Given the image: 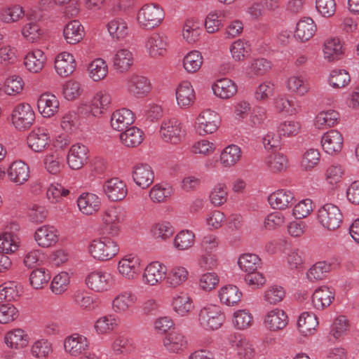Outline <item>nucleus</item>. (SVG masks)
Here are the masks:
<instances>
[{
    "label": "nucleus",
    "mask_w": 359,
    "mask_h": 359,
    "mask_svg": "<svg viewBox=\"0 0 359 359\" xmlns=\"http://www.w3.org/2000/svg\"><path fill=\"white\" fill-rule=\"evenodd\" d=\"M339 114L335 110H327L319 112L315 119L314 124L318 129L331 128L338 123Z\"/></svg>",
    "instance_id": "4c0bfd02"
},
{
    "label": "nucleus",
    "mask_w": 359,
    "mask_h": 359,
    "mask_svg": "<svg viewBox=\"0 0 359 359\" xmlns=\"http://www.w3.org/2000/svg\"><path fill=\"white\" fill-rule=\"evenodd\" d=\"M46 62V56L39 49L29 52L25 57L24 65L27 69L32 73H38L42 70Z\"/></svg>",
    "instance_id": "c756f323"
},
{
    "label": "nucleus",
    "mask_w": 359,
    "mask_h": 359,
    "mask_svg": "<svg viewBox=\"0 0 359 359\" xmlns=\"http://www.w3.org/2000/svg\"><path fill=\"white\" fill-rule=\"evenodd\" d=\"M6 344L12 348H22L29 343V337L21 329L8 332L5 336Z\"/></svg>",
    "instance_id": "a19ab883"
},
{
    "label": "nucleus",
    "mask_w": 359,
    "mask_h": 359,
    "mask_svg": "<svg viewBox=\"0 0 359 359\" xmlns=\"http://www.w3.org/2000/svg\"><path fill=\"white\" fill-rule=\"evenodd\" d=\"M76 63L74 56L67 52L57 55L55 60V69L62 77H67L75 70Z\"/></svg>",
    "instance_id": "5701e85b"
},
{
    "label": "nucleus",
    "mask_w": 359,
    "mask_h": 359,
    "mask_svg": "<svg viewBox=\"0 0 359 359\" xmlns=\"http://www.w3.org/2000/svg\"><path fill=\"white\" fill-rule=\"evenodd\" d=\"M247 339L239 333H233L229 335L226 342V356L229 358H235L236 351L244 344Z\"/></svg>",
    "instance_id": "603ef678"
},
{
    "label": "nucleus",
    "mask_w": 359,
    "mask_h": 359,
    "mask_svg": "<svg viewBox=\"0 0 359 359\" xmlns=\"http://www.w3.org/2000/svg\"><path fill=\"white\" fill-rule=\"evenodd\" d=\"M343 215L339 207L327 203L320 207L317 212L318 222L328 230H335L340 226Z\"/></svg>",
    "instance_id": "f03ea898"
},
{
    "label": "nucleus",
    "mask_w": 359,
    "mask_h": 359,
    "mask_svg": "<svg viewBox=\"0 0 359 359\" xmlns=\"http://www.w3.org/2000/svg\"><path fill=\"white\" fill-rule=\"evenodd\" d=\"M133 57L132 53L128 49H121L116 52L113 59V65L119 72L128 71L132 66Z\"/></svg>",
    "instance_id": "79ce46f5"
},
{
    "label": "nucleus",
    "mask_w": 359,
    "mask_h": 359,
    "mask_svg": "<svg viewBox=\"0 0 359 359\" xmlns=\"http://www.w3.org/2000/svg\"><path fill=\"white\" fill-rule=\"evenodd\" d=\"M323 57L328 62L339 60L344 54L343 45L338 37L326 39L323 44Z\"/></svg>",
    "instance_id": "a211bd4d"
},
{
    "label": "nucleus",
    "mask_w": 359,
    "mask_h": 359,
    "mask_svg": "<svg viewBox=\"0 0 359 359\" xmlns=\"http://www.w3.org/2000/svg\"><path fill=\"white\" fill-rule=\"evenodd\" d=\"M140 269L138 259L135 257H124L119 261L118 270L120 274L128 279H133Z\"/></svg>",
    "instance_id": "e433bc0d"
},
{
    "label": "nucleus",
    "mask_w": 359,
    "mask_h": 359,
    "mask_svg": "<svg viewBox=\"0 0 359 359\" xmlns=\"http://www.w3.org/2000/svg\"><path fill=\"white\" fill-rule=\"evenodd\" d=\"M166 266L158 262L149 264L144 269L143 278L146 283L155 285L165 278Z\"/></svg>",
    "instance_id": "bb28decb"
},
{
    "label": "nucleus",
    "mask_w": 359,
    "mask_h": 359,
    "mask_svg": "<svg viewBox=\"0 0 359 359\" xmlns=\"http://www.w3.org/2000/svg\"><path fill=\"white\" fill-rule=\"evenodd\" d=\"M107 29L114 39H121L125 38L128 32L126 22L121 18H116L107 24Z\"/></svg>",
    "instance_id": "864d4df0"
},
{
    "label": "nucleus",
    "mask_w": 359,
    "mask_h": 359,
    "mask_svg": "<svg viewBox=\"0 0 359 359\" xmlns=\"http://www.w3.org/2000/svg\"><path fill=\"white\" fill-rule=\"evenodd\" d=\"M196 128L200 135L211 134L215 132L220 123V118L216 112L210 109L202 111L197 117Z\"/></svg>",
    "instance_id": "0eeeda50"
},
{
    "label": "nucleus",
    "mask_w": 359,
    "mask_h": 359,
    "mask_svg": "<svg viewBox=\"0 0 359 359\" xmlns=\"http://www.w3.org/2000/svg\"><path fill=\"white\" fill-rule=\"evenodd\" d=\"M143 132L135 126L124 130L120 134L121 142L127 147H135L143 141Z\"/></svg>",
    "instance_id": "58836bf2"
},
{
    "label": "nucleus",
    "mask_w": 359,
    "mask_h": 359,
    "mask_svg": "<svg viewBox=\"0 0 359 359\" xmlns=\"http://www.w3.org/2000/svg\"><path fill=\"white\" fill-rule=\"evenodd\" d=\"M285 290L279 285H269L263 292L262 298L267 305H277L285 297Z\"/></svg>",
    "instance_id": "ea45409f"
},
{
    "label": "nucleus",
    "mask_w": 359,
    "mask_h": 359,
    "mask_svg": "<svg viewBox=\"0 0 359 359\" xmlns=\"http://www.w3.org/2000/svg\"><path fill=\"white\" fill-rule=\"evenodd\" d=\"M177 104L182 109L191 106L196 100V95L191 83L184 81L179 84L176 89Z\"/></svg>",
    "instance_id": "412c9836"
},
{
    "label": "nucleus",
    "mask_w": 359,
    "mask_h": 359,
    "mask_svg": "<svg viewBox=\"0 0 359 359\" xmlns=\"http://www.w3.org/2000/svg\"><path fill=\"white\" fill-rule=\"evenodd\" d=\"M194 239L195 236L191 231H182L175 237L173 244L177 250H184L194 245Z\"/></svg>",
    "instance_id": "13d9d810"
},
{
    "label": "nucleus",
    "mask_w": 359,
    "mask_h": 359,
    "mask_svg": "<svg viewBox=\"0 0 359 359\" xmlns=\"http://www.w3.org/2000/svg\"><path fill=\"white\" fill-rule=\"evenodd\" d=\"M201 326L206 330H217L223 325L224 316L222 310L216 305H210L202 309L198 318Z\"/></svg>",
    "instance_id": "39448f33"
},
{
    "label": "nucleus",
    "mask_w": 359,
    "mask_h": 359,
    "mask_svg": "<svg viewBox=\"0 0 359 359\" xmlns=\"http://www.w3.org/2000/svg\"><path fill=\"white\" fill-rule=\"evenodd\" d=\"M317 30L313 20L309 17L303 18L297 24L294 36L302 42L310 40Z\"/></svg>",
    "instance_id": "c85d7f7f"
},
{
    "label": "nucleus",
    "mask_w": 359,
    "mask_h": 359,
    "mask_svg": "<svg viewBox=\"0 0 359 359\" xmlns=\"http://www.w3.org/2000/svg\"><path fill=\"white\" fill-rule=\"evenodd\" d=\"M188 278V271L184 267L173 268L166 278V283L170 287H175L180 285Z\"/></svg>",
    "instance_id": "052dcab7"
},
{
    "label": "nucleus",
    "mask_w": 359,
    "mask_h": 359,
    "mask_svg": "<svg viewBox=\"0 0 359 359\" xmlns=\"http://www.w3.org/2000/svg\"><path fill=\"white\" fill-rule=\"evenodd\" d=\"M331 271V264L325 262H318L308 271L306 276L309 280L314 282L325 279Z\"/></svg>",
    "instance_id": "c03bdc74"
},
{
    "label": "nucleus",
    "mask_w": 359,
    "mask_h": 359,
    "mask_svg": "<svg viewBox=\"0 0 359 359\" xmlns=\"http://www.w3.org/2000/svg\"><path fill=\"white\" fill-rule=\"evenodd\" d=\"M274 84L271 81H264L255 90V97L258 101H267L274 93Z\"/></svg>",
    "instance_id": "774afa93"
},
{
    "label": "nucleus",
    "mask_w": 359,
    "mask_h": 359,
    "mask_svg": "<svg viewBox=\"0 0 359 359\" xmlns=\"http://www.w3.org/2000/svg\"><path fill=\"white\" fill-rule=\"evenodd\" d=\"M163 344L169 351L178 353L184 351L187 346V341L181 333L172 331L163 339Z\"/></svg>",
    "instance_id": "c9c22d12"
},
{
    "label": "nucleus",
    "mask_w": 359,
    "mask_h": 359,
    "mask_svg": "<svg viewBox=\"0 0 359 359\" xmlns=\"http://www.w3.org/2000/svg\"><path fill=\"white\" fill-rule=\"evenodd\" d=\"M18 248L16 236L11 233H4L0 236V252L3 254L14 252Z\"/></svg>",
    "instance_id": "69168bd1"
},
{
    "label": "nucleus",
    "mask_w": 359,
    "mask_h": 359,
    "mask_svg": "<svg viewBox=\"0 0 359 359\" xmlns=\"http://www.w3.org/2000/svg\"><path fill=\"white\" fill-rule=\"evenodd\" d=\"M285 87L289 92L299 97H304L311 91L309 80L299 74L288 76L285 81Z\"/></svg>",
    "instance_id": "2eb2a0df"
},
{
    "label": "nucleus",
    "mask_w": 359,
    "mask_h": 359,
    "mask_svg": "<svg viewBox=\"0 0 359 359\" xmlns=\"http://www.w3.org/2000/svg\"><path fill=\"white\" fill-rule=\"evenodd\" d=\"M163 9L158 4H149L144 5L139 11L137 20L145 29L158 27L164 19Z\"/></svg>",
    "instance_id": "7ed1b4c3"
},
{
    "label": "nucleus",
    "mask_w": 359,
    "mask_h": 359,
    "mask_svg": "<svg viewBox=\"0 0 359 359\" xmlns=\"http://www.w3.org/2000/svg\"><path fill=\"white\" fill-rule=\"evenodd\" d=\"M29 172L28 165L22 161L13 162L7 170L10 180L18 185L23 184L29 180Z\"/></svg>",
    "instance_id": "4be33fe9"
},
{
    "label": "nucleus",
    "mask_w": 359,
    "mask_h": 359,
    "mask_svg": "<svg viewBox=\"0 0 359 359\" xmlns=\"http://www.w3.org/2000/svg\"><path fill=\"white\" fill-rule=\"evenodd\" d=\"M133 178L137 185L146 189L152 184L154 173L148 164L140 163L133 168Z\"/></svg>",
    "instance_id": "aec40b11"
},
{
    "label": "nucleus",
    "mask_w": 359,
    "mask_h": 359,
    "mask_svg": "<svg viewBox=\"0 0 359 359\" xmlns=\"http://www.w3.org/2000/svg\"><path fill=\"white\" fill-rule=\"evenodd\" d=\"M172 306L178 314L184 316L193 308L192 301L187 294H181L173 299Z\"/></svg>",
    "instance_id": "e2e57ef3"
},
{
    "label": "nucleus",
    "mask_w": 359,
    "mask_h": 359,
    "mask_svg": "<svg viewBox=\"0 0 359 359\" xmlns=\"http://www.w3.org/2000/svg\"><path fill=\"white\" fill-rule=\"evenodd\" d=\"M86 281L90 289L102 292L111 288L113 285V277L108 272L97 271L90 273Z\"/></svg>",
    "instance_id": "1a4fd4ad"
},
{
    "label": "nucleus",
    "mask_w": 359,
    "mask_h": 359,
    "mask_svg": "<svg viewBox=\"0 0 359 359\" xmlns=\"http://www.w3.org/2000/svg\"><path fill=\"white\" fill-rule=\"evenodd\" d=\"M160 133L165 142L174 144L180 143L184 136L182 124L175 118L163 121L161 124Z\"/></svg>",
    "instance_id": "423d86ee"
},
{
    "label": "nucleus",
    "mask_w": 359,
    "mask_h": 359,
    "mask_svg": "<svg viewBox=\"0 0 359 359\" xmlns=\"http://www.w3.org/2000/svg\"><path fill=\"white\" fill-rule=\"evenodd\" d=\"M99 197L91 193L82 194L77 200L79 210L85 215H93L97 212L100 206Z\"/></svg>",
    "instance_id": "7c9ffc66"
},
{
    "label": "nucleus",
    "mask_w": 359,
    "mask_h": 359,
    "mask_svg": "<svg viewBox=\"0 0 359 359\" xmlns=\"http://www.w3.org/2000/svg\"><path fill=\"white\" fill-rule=\"evenodd\" d=\"M151 236L157 240L165 241L174 233V228L168 222L154 224L150 230Z\"/></svg>",
    "instance_id": "8fccbe9b"
},
{
    "label": "nucleus",
    "mask_w": 359,
    "mask_h": 359,
    "mask_svg": "<svg viewBox=\"0 0 359 359\" xmlns=\"http://www.w3.org/2000/svg\"><path fill=\"white\" fill-rule=\"evenodd\" d=\"M87 338L78 333L72 334L67 337L64 341L65 349L72 355H79L85 351L88 347Z\"/></svg>",
    "instance_id": "a878e982"
},
{
    "label": "nucleus",
    "mask_w": 359,
    "mask_h": 359,
    "mask_svg": "<svg viewBox=\"0 0 359 359\" xmlns=\"http://www.w3.org/2000/svg\"><path fill=\"white\" fill-rule=\"evenodd\" d=\"M313 210V201L311 199H304L297 203L292 210V215L297 219H302L309 216Z\"/></svg>",
    "instance_id": "338daca9"
},
{
    "label": "nucleus",
    "mask_w": 359,
    "mask_h": 359,
    "mask_svg": "<svg viewBox=\"0 0 359 359\" xmlns=\"http://www.w3.org/2000/svg\"><path fill=\"white\" fill-rule=\"evenodd\" d=\"M63 36L67 43H78L85 36L84 27L79 20H72L65 27Z\"/></svg>",
    "instance_id": "2f4dec72"
},
{
    "label": "nucleus",
    "mask_w": 359,
    "mask_h": 359,
    "mask_svg": "<svg viewBox=\"0 0 359 359\" xmlns=\"http://www.w3.org/2000/svg\"><path fill=\"white\" fill-rule=\"evenodd\" d=\"M50 138L48 130L40 127L34 128L27 136V144L35 152L43 151L49 145Z\"/></svg>",
    "instance_id": "9b49d317"
},
{
    "label": "nucleus",
    "mask_w": 359,
    "mask_h": 359,
    "mask_svg": "<svg viewBox=\"0 0 359 359\" xmlns=\"http://www.w3.org/2000/svg\"><path fill=\"white\" fill-rule=\"evenodd\" d=\"M90 77L95 81H99L104 79L108 73V66L102 58L94 60L88 66Z\"/></svg>",
    "instance_id": "de8ad7c7"
},
{
    "label": "nucleus",
    "mask_w": 359,
    "mask_h": 359,
    "mask_svg": "<svg viewBox=\"0 0 359 359\" xmlns=\"http://www.w3.org/2000/svg\"><path fill=\"white\" fill-rule=\"evenodd\" d=\"M103 190L108 198L112 201L123 200L127 195L126 184L118 178H111L104 182Z\"/></svg>",
    "instance_id": "f3484780"
},
{
    "label": "nucleus",
    "mask_w": 359,
    "mask_h": 359,
    "mask_svg": "<svg viewBox=\"0 0 359 359\" xmlns=\"http://www.w3.org/2000/svg\"><path fill=\"white\" fill-rule=\"evenodd\" d=\"M88 149L86 146L77 143L73 144L67 155V163L73 170L81 168L88 158Z\"/></svg>",
    "instance_id": "dca6fc26"
},
{
    "label": "nucleus",
    "mask_w": 359,
    "mask_h": 359,
    "mask_svg": "<svg viewBox=\"0 0 359 359\" xmlns=\"http://www.w3.org/2000/svg\"><path fill=\"white\" fill-rule=\"evenodd\" d=\"M24 87L22 79L17 75L7 78L4 82V90L10 95H15L20 93Z\"/></svg>",
    "instance_id": "680f3d73"
},
{
    "label": "nucleus",
    "mask_w": 359,
    "mask_h": 359,
    "mask_svg": "<svg viewBox=\"0 0 359 359\" xmlns=\"http://www.w3.org/2000/svg\"><path fill=\"white\" fill-rule=\"evenodd\" d=\"M126 90L128 93L136 97L146 95L151 90V84L149 79L143 76L133 74L126 80Z\"/></svg>",
    "instance_id": "9d476101"
},
{
    "label": "nucleus",
    "mask_w": 359,
    "mask_h": 359,
    "mask_svg": "<svg viewBox=\"0 0 359 359\" xmlns=\"http://www.w3.org/2000/svg\"><path fill=\"white\" fill-rule=\"evenodd\" d=\"M267 168L273 173H279L285 171L288 166L287 157L279 153L269 155L265 160Z\"/></svg>",
    "instance_id": "37998d69"
},
{
    "label": "nucleus",
    "mask_w": 359,
    "mask_h": 359,
    "mask_svg": "<svg viewBox=\"0 0 359 359\" xmlns=\"http://www.w3.org/2000/svg\"><path fill=\"white\" fill-rule=\"evenodd\" d=\"M59 105L57 98L50 93L42 94L37 102L39 112L43 117L46 118L54 116L58 111Z\"/></svg>",
    "instance_id": "393cba45"
},
{
    "label": "nucleus",
    "mask_w": 359,
    "mask_h": 359,
    "mask_svg": "<svg viewBox=\"0 0 359 359\" xmlns=\"http://www.w3.org/2000/svg\"><path fill=\"white\" fill-rule=\"evenodd\" d=\"M23 15L24 11L19 5L6 6L0 8V20L4 23L16 22Z\"/></svg>",
    "instance_id": "49530a36"
},
{
    "label": "nucleus",
    "mask_w": 359,
    "mask_h": 359,
    "mask_svg": "<svg viewBox=\"0 0 359 359\" xmlns=\"http://www.w3.org/2000/svg\"><path fill=\"white\" fill-rule=\"evenodd\" d=\"M111 102V96L106 91L97 92L90 105V111L94 116H100L107 109Z\"/></svg>",
    "instance_id": "f704fd0d"
},
{
    "label": "nucleus",
    "mask_w": 359,
    "mask_h": 359,
    "mask_svg": "<svg viewBox=\"0 0 359 359\" xmlns=\"http://www.w3.org/2000/svg\"><path fill=\"white\" fill-rule=\"evenodd\" d=\"M335 293L332 287L322 285L316 288L311 297V304L314 309L323 310L329 306L334 299Z\"/></svg>",
    "instance_id": "4468645a"
},
{
    "label": "nucleus",
    "mask_w": 359,
    "mask_h": 359,
    "mask_svg": "<svg viewBox=\"0 0 359 359\" xmlns=\"http://www.w3.org/2000/svg\"><path fill=\"white\" fill-rule=\"evenodd\" d=\"M51 278L48 270L40 268L32 271L29 276V283L33 288L42 289L47 285Z\"/></svg>",
    "instance_id": "09e8293b"
},
{
    "label": "nucleus",
    "mask_w": 359,
    "mask_h": 359,
    "mask_svg": "<svg viewBox=\"0 0 359 359\" xmlns=\"http://www.w3.org/2000/svg\"><path fill=\"white\" fill-rule=\"evenodd\" d=\"M232 323L235 327L244 330L252 325L253 317L246 309L238 310L233 315Z\"/></svg>",
    "instance_id": "6e6d98bb"
},
{
    "label": "nucleus",
    "mask_w": 359,
    "mask_h": 359,
    "mask_svg": "<svg viewBox=\"0 0 359 359\" xmlns=\"http://www.w3.org/2000/svg\"><path fill=\"white\" fill-rule=\"evenodd\" d=\"M302 129V123L294 120H286L281 122L278 127L279 135L294 137L297 135Z\"/></svg>",
    "instance_id": "4d7b16f0"
},
{
    "label": "nucleus",
    "mask_w": 359,
    "mask_h": 359,
    "mask_svg": "<svg viewBox=\"0 0 359 359\" xmlns=\"http://www.w3.org/2000/svg\"><path fill=\"white\" fill-rule=\"evenodd\" d=\"M320 154L318 149H308L303 155L301 165L305 170H311L319 163Z\"/></svg>",
    "instance_id": "0e129e2a"
},
{
    "label": "nucleus",
    "mask_w": 359,
    "mask_h": 359,
    "mask_svg": "<svg viewBox=\"0 0 359 359\" xmlns=\"http://www.w3.org/2000/svg\"><path fill=\"white\" fill-rule=\"evenodd\" d=\"M135 116L130 109L122 108L115 111L111 116V126L113 129L123 131L133 123Z\"/></svg>",
    "instance_id": "b1692460"
},
{
    "label": "nucleus",
    "mask_w": 359,
    "mask_h": 359,
    "mask_svg": "<svg viewBox=\"0 0 359 359\" xmlns=\"http://www.w3.org/2000/svg\"><path fill=\"white\" fill-rule=\"evenodd\" d=\"M34 239L39 246L49 248L57 242V231L53 226L43 225L36 230Z\"/></svg>",
    "instance_id": "6ab92c4d"
},
{
    "label": "nucleus",
    "mask_w": 359,
    "mask_h": 359,
    "mask_svg": "<svg viewBox=\"0 0 359 359\" xmlns=\"http://www.w3.org/2000/svg\"><path fill=\"white\" fill-rule=\"evenodd\" d=\"M13 126L19 130L31 127L35 120V114L30 104L20 103L15 107L11 114Z\"/></svg>",
    "instance_id": "20e7f679"
},
{
    "label": "nucleus",
    "mask_w": 359,
    "mask_h": 359,
    "mask_svg": "<svg viewBox=\"0 0 359 359\" xmlns=\"http://www.w3.org/2000/svg\"><path fill=\"white\" fill-rule=\"evenodd\" d=\"M321 144L323 150L327 154L334 155L341 151L344 144V137L339 131L330 130L322 136Z\"/></svg>",
    "instance_id": "f8f14e48"
},
{
    "label": "nucleus",
    "mask_w": 359,
    "mask_h": 359,
    "mask_svg": "<svg viewBox=\"0 0 359 359\" xmlns=\"http://www.w3.org/2000/svg\"><path fill=\"white\" fill-rule=\"evenodd\" d=\"M262 260L258 255L252 253H245L239 256L238 265L241 271L251 273L262 267Z\"/></svg>",
    "instance_id": "72a5a7b5"
},
{
    "label": "nucleus",
    "mask_w": 359,
    "mask_h": 359,
    "mask_svg": "<svg viewBox=\"0 0 359 359\" xmlns=\"http://www.w3.org/2000/svg\"><path fill=\"white\" fill-rule=\"evenodd\" d=\"M351 81L348 73L344 69L332 71L329 77V83L333 88H341L347 86Z\"/></svg>",
    "instance_id": "bf43d9fd"
},
{
    "label": "nucleus",
    "mask_w": 359,
    "mask_h": 359,
    "mask_svg": "<svg viewBox=\"0 0 359 359\" xmlns=\"http://www.w3.org/2000/svg\"><path fill=\"white\" fill-rule=\"evenodd\" d=\"M271 69V63L265 58H257L252 60L246 69L250 77L261 76L266 74Z\"/></svg>",
    "instance_id": "a18cd8bd"
},
{
    "label": "nucleus",
    "mask_w": 359,
    "mask_h": 359,
    "mask_svg": "<svg viewBox=\"0 0 359 359\" xmlns=\"http://www.w3.org/2000/svg\"><path fill=\"white\" fill-rule=\"evenodd\" d=\"M136 297L131 292H126L116 297L113 301V308L115 311L123 312L134 306Z\"/></svg>",
    "instance_id": "3c124183"
},
{
    "label": "nucleus",
    "mask_w": 359,
    "mask_h": 359,
    "mask_svg": "<svg viewBox=\"0 0 359 359\" xmlns=\"http://www.w3.org/2000/svg\"><path fill=\"white\" fill-rule=\"evenodd\" d=\"M294 200V194L287 189H278L268 197L270 206L275 210H283L290 208Z\"/></svg>",
    "instance_id": "ddd939ff"
},
{
    "label": "nucleus",
    "mask_w": 359,
    "mask_h": 359,
    "mask_svg": "<svg viewBox=\"0 0 359 359\" xmlns=\"http://www.w3.org/2000/svg\"><path fill=\"white\" fill-rule=\"evenodd\" d=\"M88 251L94 259L107 261L118 254L119 246L114 239L103 236L92 241L88 246Z\"/></svg>",
    "instance_id": "f257e3e1"
},
{
    "label": "nucleus",
    "mask_w": 359,
    "mask_h": 359,
    "mask_svg": "<svg viewBox=\"0 0 359 359\" xmlns=\"http://www.w3.org/2000/svg\"><path fill=\"white\" fill-rule=\"evenodd\" d=\"M318 325V318L316 316L311 312H303L299 316L297 321L298 330L304 336L313 334Z\"/></svg>",
    "instance_id": "473e14b6"
},
{
    "label": "nucleus",
    "mask_w": 359,
    "mask_h": 359,
    "mask_svg": "<svg viewBox=\"0 0 359 359\" xmlns=\"http://www.w3.org/2000/svg\"><path fill=\"white\" fill-rule=\"evenodd\" d=\"M288 321L287 313L279 308H273L266 312L264 318L265 327L271 332L283 330L288 324Z\"/></svg>",
    "instance_id": "6e6552de"
},
{
    "label": "nucleus",
    "mask_w": 359,
    "mask_h": 359,
    "mask_svg": "<svg viewBox=\"0 0 359 359\" xmlns=\"http://www.w3.org/2000/svg\"><path fill=\"white\" fill-rule=\"evenodd\" d=\"M167 46V37L158 33H153L148 38L146 44L149 53L152 57L164 55Z\"/></svg>",
    "instance_id": "cd10ccee"
},
{
    "label": "nucleus",
    "mask_w": 359,
    "mask_h": 359,
    "mask_svg": "<svg viewBox=\"0 0 359 359\" xmlns=\"http://www.w3.org/2000/svg\"><path fill=\"white\" fill-rule=\"evenodd\" d=\"M203 57L200 52L193 50L189 53L183 60V66L189 73H195L201 68Z\"/></svg>",
    "instance_id": "5fc2aeb1"
}]
</instances>
